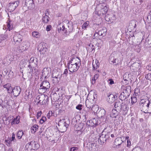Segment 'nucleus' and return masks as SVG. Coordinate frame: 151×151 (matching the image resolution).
<instances>
[{
    "instance_id": "nucleus-1",
    "label": "nucleus",
    "mask_w": 151,
    "mask_h": 151,
    "mask_svg": "<svg viewBox=\"0 0 151 151\" xmlns=\"http://www.w3.org/2000/svg\"><path fill=\"white\" fill-rule=\"evenodd\" d=\"M99 6L100 7V8L98 10V9H96V11L93 13V20L97 21L101 17H104L108 11V7L106 5L105 6L104 4H100Z\"/></svg>"
},
{
    "instance_id": "nucleus-2",
    "label": "nucleus",
    "mask_w": 151,
    "mask_h": 151,
    "mask_svg": "<svg viewBox=\"0 0 151 151\" xmlns=\"http://www.w3.org/2000/svg\"><path fill=\"white\" fill-rule=\"evenodd\" d=\"M40 147V145L36 141H32L28 142L26 145L27 151H34Z\"/></svg>"
},
{
    "instance_id": "nucleus-3",
    "label": "nucleus",
    "mask_w": 151,
    "mask_h": 151,
    "mask_svg": "<svg viewBox=\"0 0 151 151\" xmlns=\"http://www.w3.org/2000/svg\"><path fill=\"white\" fill-rule=\"evenodd\" d=\"M29 63L28 67L30 69V70L29 72L31 73L33 72L34 68L38 67V60L36 58L32 57L29 60Z\"/></svg>"
},
{
    "instance_id": "nucleus-4",
    "label": "nucleus",
    "mask_w": 151,
    "mask_h": 151,
    "mask_svg": "<svg viewBox=\"0 0 151 151\" xmlns=\"http://www.w3.org/2000/svg\"><path fill=\"white\" fill-rule=\"evenodd\" d=\"M69 53V56H71L70 57V60L68 61V65H80L81 61L79 58L78 57H74L72 56V55H74V54L72 53V51ZM70 58H68V60H69Z\"/></svg>"
},
{
    "instance_id": "nucleus-5",
    "label": "nucleus",
    "mask_w": 151,
    "mask_h": 151,
    "mask_svg": "<svg viewBox=\"0 0 151 151\" xmlns=\"http://www.w3.org/2000/svg\"><path fill=\"white\" fill-rule=\"evenodd\" d=\"M62 99V101L60 104V106H62V108L59 111V113L61 114H63L65 112V110L66 109V97L65 94H63L60 97Z\"/></svg>"
},
{
    "instance_id": "nucleus-6",
    "label": "nucleus",
    "mask_w": 151,
    "mask_h": 151,
    "mask_svg": "<svg viewBox=\"0 0 151 151\" xmlns=\"http://www.w3.org/2000/svg\"><path fill=\"white\" fill-rule=\"evenodd\" d=\"M150 103V101L148 99H141L140 101V109L141 111L145 113L149 104Z\"/></svg>"
},
{
    "instance_id": "nucleus-7",
    "label": "nucleus",
    "mask_w": 151,
    "mask_h": 151,
    "mask_svg": "<svg viewBox=\"0 0 151 151\" xmlns=\"http://www.w3.org/2000/svg\"><path fill=\"white\" fill-rule=\"evenodd\" d=\"M50 84L46 80L43 81L40 84L38 90L40 93H44L50 87Z\"/></svg>"
},
{
    "instance_id": "nucleus-8",
    "label": "nucleus",
    "mask_w": 151,
    "mask_h": 151,
    "mask_svg": "<svg viewBox=\"0 0 151 151\" xmlns=\"http://www.w3.org/2000/svg\"><path fill=\"white\" fill-rule=\"evenodd\" d=\"M12 22V21L10 20H8V21L7 22V26L9 30L8 31L6 30L4 33L7 38H10L12 35V32L11 31H10V30L12 29L13 27V25Z\"/></svg>"
},
{
    "instance_id": "nucleus-9",
    "label": "nucleus",
    "mask_w": 151,
    "mask_h": 151,
    "mask_svg": "<svg viewBox=\"0 0 151 151\" xmlns=\"http://www.w3.org/2000/svg\"><path fill=\"white\" fill-rule=\"evenodd\" d=\"M22 36L19 34H15L13 37V42L15 45H19L22 41Z\"/></svg>"
},
{
    "instance_id": "nucleus-10",
    "label": "nucleus",
    "mask_w": 151,
    "mask_h": 151,
    "mask_svg": "<svg viewBox=\"0 0 151 151\" xmlns=\"http://www.w3.org/2000/svg\"><path fill=\"white\" fill-rule=\"evenodd\" d=\"M122 103L120 101H117L114 104L115 109H112V111L114 112V115L116 116L118 115L119 112L121 111L122 108Z\"/></svg>"
},
{
    "instance_id": "nucleus-11",
    "label": "nucleus",
    "mask_w": 151,
    "mask_h": 151,
    "mask_svg": "<svg viewBox=\"0 0 151 151\" xmlns=\"http://www.w3.org/2000/svg\"><path fill=\"white\" fill-rule=\"evenodd\" d=\"M29 46V43L28 42H25L22 43L19 46L18 49L20 52H22L27 50Z\"/></svg>"
},
{
    "instance_id": "nucleus-12",
    "label": "nucleus",
    "mask_w": 151,
    "mask_h": 151,
    "mask_svg": "<svg viewBox=\"0 0 151 151\" xmlns=\"http://www.w3.org/2000/svg\"><path fill=\"white\" fill-rule=\"evenodd\" d=\"M19 3V1H17L14 2L9 3L8 6V10L10 12L13 11L18 6Z\"/></svg>"
},
{
    "instance_id": "nucleus-13",
    "label": "nucleus",
    "mask_w": 151,
    "mask_h": 151,
    "mask_svg": "<svg viewBox=\"0 0 151 151\" xmlns=\"http://www.w3.org/2000/svg\"><path fill=\"white\" fill-rule=\"evenodd\" d=\"M109 137V135L108 133L106 134H101L99 139V142H100L101 144H103Z\"/></svg>"
},
{
    "instance_id": "nucleus-14",
    "label": "nucleus",
    "mask_w": 151,
    "mask_h": 151,
    "mask_svg": "<svg viewBox=\"0 0 151 151\" xmlns=\"http://www.w3.org/2000/svg\"><path fill=\"white\" fill-rule=\"evenodd\" d=\"M25 6L27 7L28 9H32L35 7V4L33 0H26Z\"/></svg>"
},
{
    "instance_id": "nucleus-15",
    "label": "nucleus",
    "mask_w": 151,
    "mask_h": 151,
    "mask_svg": "<svg viewBox=\"0 0 151 151\" xmlns=\"http://www.w3.org/2000/svg\"><path fill=\"white\" fill-rule=\"evenodd\" d=\"M21 89L19 86L14 87L12 90V93L14 96L17 97L20 94L21 92Z\"/></svg>"
},
{
    "instance_id": "nucleus-16",
    "label": "nucleus",
    "mask_w": 151,
    "mask_h": 151,
    "mask_svg": "<svg viewBox=\"0 0 151 151\" xmlns=\"http://www.w3.org/2000/svg\"><path fill=\"white\" fill-rule=\"evenodd\" d=\"M68 65L69 71L71 72H74L78 70L80 65H72L71 64Z\"/></svg>"
},
{
    "instance_id": "nucleus-17",
    "label": "nucleus",
    "mask_w": 151,
    "mask_h": 151,
    "mask_svg": "<svg viewBox=\"0 0 151 151\" xmlns=\"http://www.w3.org/2000/svg\"><path fill=\"white\" fill-rule=\"evenodd\" d=\"M106 30L105 28H104L102 30H99L98 32L96 31L94 36L96 37H98L99 35L104 36L106 35Z\"/></svg>"
},
{
    "instance_id": "nucleus-18",
    "label": "nucleus",
    "mask_w": 151,
    "mask_h": 151,
    "mask_svg": "<svg viewBox=\"0 0 151 151\" xmlns=\"http://www.w3.org/2000/svg\"><path fill=\"white\" fill-rule=\"evenodd\" d=\"M63 93L61 94L60 96H59L56 93H51L50 94V97H51V99L52 101L53 102H56L57 101L58 99H60V97L62 96V95Z\"/></svg>"
},
{
    "instance_id": "nucleus-19",
    "label": "nucleus",
    "mask_w": 151,
    "mask_h": 151,
    "mask_svg": "<svg viewBox=\"0 0 151 151\" xmlns=\"http://www.w3.org/2000/svg\"><path fill=\"white\" fill-rule=\"evenodd\" d=\"M62 74L59 69H55L53 71L51 77L61 78Z\"/></svg>"
},
{
    "instance_id": "nucleus-20",
    "label": "nucleus",
    "mask_w": 151,
    "mask_h": 151,
    "mask_svg": "<svg viewBox=\"0 0 151 151\" xmlns=\"http://www.w3.org/2000/svg\"><path fill=\"white\" fill-rule=\"evenodd\" d=\"M118 94L116 95L113 94H110L108 96V98L107 99L108 102L109 103L114 102L118 96Z\"/></svg>"
},
{
    "instance_id": "nucleus-21",
    "label": "nucleus",
    "mask_w": 151,
    "mask_h": 151,
    "mask_svg": "<svg viewBox=\"0 0 151 151\" xmlns=\"http://www.w3.org/2000/svg\"><path fill=\"white\" fill-rule=\"evenodd\" d=\"M113 111H112L111 113L110 114V115H107L106 119V121L108 122H111V121L112 120V119L113 118H116L117 115H116V116L114 115V114L113 113Z\"/></svg>"
},
{
    "instance_id": "nucleus-22",
    "label": "nucleus",
    "mask_w": 151,
    "mask_h": 151,
    "mask_svg": "<svg viewBox=\"0 0 151 151\" xmlns=\"http://www.w3.org/2000/svg\"><path fill=\"white\" fill-rule=\"evenodd\" d=\"M131 87L130 86H127L125 87V88L124 89L123 92L127 96H129L131 92Z\"/></svg>"
},
{
    "instance_id": "nucleus-23",
    "label": "nucleus",
    "mask_w": 151,
    "mask_h": 151,
    "mask_svg": "<svg viewBox=\"0 0 151 151\" xmlns=\"http://www.w3.org/2000/svg\"><path fill=\"white\" fill-rule=\"evenodd\" d=\"M45 96L44 95L37 96L36 98V101L38 104L42 105L43 101V99H45Z\"/></svg>"
},
{
    "instance_id": "nucleus-24",
    "label": "nucleus",
    "mask_w": 151,
    "mask_h": 151,
    "mask_svg": "<svg viewBox=\"0 0 151 151\" xmlns=\"http://www.w3.org/2000/svg\"><path fill=\"white\" fill-rule=\"evenodd\" d=\"M87 50L89 52H92L94 53L95 51V47L94 45L90 43L86 47Z\"/></svg>"
},
{
    "instance_id": "nucleus-25",
    "label": "nucleus",
    "mask_w": 151,
    "mask_h": 151,
    "mask_svg": "<svg viewBox=\"0 0 151 151\" xmlns=\"http://www.w3.org/2000/svg\"><path fill=\"white\" fill-rule=\"evenodd\" d=\"M39 49H40V52H41L40 53H42L43 55L45 54V52L47 50V48L45 45H40L39 47L38 48V50Z\"/></svg>"
},
{
    "instance_id": "nucleus-26",
    "label": "nucleus",
    "mask_w": 151,
    "mask_h": 151,
    "mask_svg": "<svg viewBox=\"0 0 151 151\" xmlns=\"http://www.w3.org/2000/svg\"><path fill=\"white\" fill-rule=\"evenodd\" d=\"M128 109L129 107L127 105L125 104L122 105L121 111H122V112L125 115L127 114Z\"/></svg>"
},
{
    "instance_id": "nucleus-27",
    "label": "nucleus",
    "mask_w": 151,
    "mask_h": 151,
    "mask_svg": "<svg viewBox=\"0 0 151 151\" xmlns=\"http://www.w3.org/2000/svg\"><path fill=\"white\" fill-rule=\"evenodd\" d=\"M4 88L7 89V92L8 93H12V90L13 88L11 87V84L9 83L6 84L3 86Z\"/></svg>"
},
{
    "instance_id": "nucleus-28",
    "label": "nucleus",
    "mask_w": 151,
    "mask_h": 151,
    "mask_svg": "<svg viewBox=\"0 0 151 151\" xmlns=\"http://www.w3.org/2000/svg\"><path fill=\"white\" fill-rule=\"evenodd\" d=\"M20 116H18L15 118L13 119L12 121L11 122L12 125L14 124H18L20 122Z\"/></svg>"
},
{
    "instance_id": "nucleus-29",
    "label": "nucleus",
    "mask_w": 151,
    "mask_h": 151,
    "mask_svg": "<svg viewBox=\"0 0 151 151\" xmlns=\"http://www.w3.org/2000/svg\"><path fill=\"white\" fill-rule=\"evenodd\" d=\"M50 72L47 70V68H44L42 72V75L45 78L48 77L50 74Z\"/></svg>"
},
{
    "instance_id": "nucleus-30",
    "label": "nucleus",
    "mask_w": 151,
    "mask_h": 151,
    "mask_svg": "<svg viewBox=\"0 0 151 151\" xmlns=\"http://www.w3.org/2000/svg\"><path fill=\"white\" fill-rule=\"evenodd\" d=\"M110 16H111L112 17H109V18H108L107 16H105V19L107 21H109L111 22H113V20L115 19L116 17L115 16V15H114L113 14L111 15Z\"/></svg>"
},
{
    "instance_id": "nucleus-31",
    "label": "nucleus",
    "mask_w": 151,
    "mask_h": 151,
    "mask_svg": "<svg viewBox=\"0 0 151 151\" xmlns=\"http://www.w3.org/2000/svg\"><path fill=\"white\" fill-rule=\"evenodd\" d=\"M60 78H58L57 77H51V80L52 81V83L54 85L57 84H58L60 80Z\"/></svg>"
},
{
    "instance_id": "nucleus-32",
    "label": "nucleus",
    "mask_w": 151,
    "mask_h": 151,
    "mask_svg": "<svg viewBox=\"0 0 151 151\" xmlns=\"http://www.w3.org/2000/svg\"><path fill=\"white\" fill-rule=\"evenodd\" d=\"M89 24V22L88 21H86L83 24L82 27V31H83L85 30L86 29V28H87Z\"/></svg>"
},
{
    "instance_id": "nucleus-33",
    "label": "nucleus",
    "mask_w": 151,
    "mask_h": 151,
    "mask_svg": "<svg viewBox=\"0 0 151 151\" xmlns=\"http://www.w3.org/2000/svg\"><path fill=\"white\" fill-rule=\"evenodd\" d=\"M137 97L135 95H133L131 97V103L132 104H133L136 103L137 101Z\"/></svg>"
},
{
    "instance_id": "nucleus-34",
    "label": "nucleus",
    "mask_w": 151,
    "mask_h": 151,
    "mask_svg": "<svg viewBox=\"0 0 151 151\" xmlns=\"http://www.w3.org/2000/svg\"><path fill=\"white\" fill-rule=\"evenodd\" d=\"M129 96H127L124 94V93L123 92L121 93L119 96V99L121 101H123L125 100Z\"/></svg>"
},
{
    "instance_id": "nucleus-35",
    "label": "nucleus",
    "mask_w": 151,
    "mask_h": 151,
    "mask_svg": "<svg viewBox=\"0 0 151 151\" xmlns=\"http://www.w3.org/2000/svg\"><path fill=\"white\" fill-rule=\"evenodd\" d=\"M122 142V140L121 138H117L115 140V144L116 145L119 146L121 144Z\"/></svg>"
},
{
    "instance_id": "nucleus-36",
    "label": "nucleus",
    "mask_w": 151,
    "mask_h": 151,
    "mask_svg": "<svg viewBox=\"0 0 151 151\" xmlns=\"http://www.w3.org/2000/svg\"><path fill=\"white\" fill-rule=\"evenodd\" d=\"M68 27L69 29H68V32H72L73 29V23L72 22H69L68 23Z\"/></svg>"
},
{
    "instance_id": "nucleus-37",
    "label": "nucleus",
    "mask_w": 151,
    "mask_h": 151,
    "mask_svg": "<svg viewBox=\"0 0 151 151\" xmlns=\"http://www.w3.org/2000/svg\"><path fill=\"white\" fill-rule=\"evenodd\" d=\"M65 29V27L63 25V24H61L59 25L58 26V32H60L61 30L64 31Z\"/></svg>"
},
{
    "instance_id": "nucleus-38",
    "label": "nucleus",
    "mask_w": 151,
    "mask_h": 151,
    "mask_svg": "<svg viewBox=\"0 0 151 151\" xmlns=\"http://www.w3.org/2000/svg\"><path fill=\"white\" fill-rule=\"evenodd\" d=\"M106 114V111L104 109H101L99 112V115L101 117H103Z\"/></svg>"
},
{
    "instance_id": "nucleus-39",
    "label": "nucleus",
    "mask_w": 151,
    "mask_h": 151,
    "mask_svg": "<svg viewBox=\"0 0 151 151\" xmlns=\"http://www.w3.org/2000/svg\"><path fill=\"white\" fill-rule=\"evenodd\" d=\"M24 133L22 130H19L17 133V136L19 139H20L24 134Z\"/></svg>"
},
{
    "instance_id": "nucleus-40",
    "label": "nucleus",
    "mask_w": 151,
    "mask_h": 151,
    "mask_svg": "<svg viewBox=\"0 0 151 151\" xmlns=\"http://www.w3.org/2000/svg\"><path fill=\"white\" fill-rule=\"evenodd\" d=\"M38 126L37 125H35L32 126L31 129L32 132L35 133L37 130L38 129Z\"/></svg>"
},
{
    "instance_id": "nucleus-41",
    "label": "nucleus",
    "mask_w": 151,
    "mask_h": 151,
    "mask_svg": "<svg viewBox=\"0 0 151 151\" xmlns=\"http://www.w3.org/2000/svg\"><path fill=\"white\" fill-rule=\"evenodd\" d=\"M32 35L33 37L36 38H39L40 35L39 33L37 31H34L32 32Z\"/></svg>"
},
{
    "instance_id": "nucleus-42",
    "label": "nucleus",
    "mask_w": 151,
    "mask_h": 151,
    "mask_svg": "<svg viewBox=\"0 0 151 151\" xmlns=\"http://www.w3.org/2000/svg\"><path fill=\"white\" fill-rule=\"evenodd\" d=\"M49 18L48 16L44 15L42 18V21L45 23H47L49 20Z\"/></svg>"
},
{
    "instance_id": "nucleus-43",
    "label": "nucleus",
    "mask_w": 151,
    "mask_h": 151,
    "mask_svg": "<svg viewBox=\"0 0 151 151\" xmlns=\"http://www.w3.org/2000/svg\"><path fill=\"white\" fill-rule=\"evenodd\" d=\"M7 38L5 34H1L0 35V43L2 40H4Z\"/></svg>"
},
{
    "instance_id": "nucleus-44",
    "label": "nucleus",
    "mask_w": 151,
    "mask_h": 151,
    "mask_svg": "<svg viewBox=\"0 0 151 151\" xmlns=\"http://www.w3.org/2000/svg\"><path fill=\"white\" fill-rule=\"evenodd\" d=\"M140 94L139 90L138 88H136L134 89V93L133 95H135L136 96H138Z\"/></svg>"
},
{
    "instance_id": "nucleus-45",
    "label": "nucleus",
    "mask_w": 151,
    "mask_h": 151,
    "mask_svg": "<svg viewBox=\"0 0 151 151\" xmlns=\"http://www.w3.org/2000/svg\"><path fill=\"white\" fill-rule=\"evenodd\" d=\"M148 105H149L148 106L146 110L147 111H146L145 113H151V103L150 102V103Z\"/></svg>"
},
{
    "instance_id": "nucleus-46",
    "label": "nucleus",
    "mask_w": 151,
    "mask_h": 151,
    "mask_svg": "<svg viewBox=\"0 0 151 151\" xmlns=\"http://www.w3.org/2000/svg\"><path fill=\"white\" fill-rule=\"evenodd\" d=\"M12 141L11 138L5 140V142L6 143V145L7 146L10 145L12 144Z\"/></svg>"
},
{
    "instance_id": "nucleus-47",
    "label": "nucleus",
    "mask_w": 151,
    "mask_h": 151,
    "mask_svg": "<svg viewBox=\"0 0 151 151\" xmlns=\"http://www.w3.org/2000/svg\"><path fill=\"white\" fill-rule=\"evenodd\" d=\"M98 119L95 118H93L91 119V122H93V125H94L95 126H96L98 125Z\"/></svg>"
},
{
    "instance_id": "nucleus-48",
    "label": "nucleus",
    "mask_w": 151,
    "mask_h": 151,
    "mask_svg": "<svg viewBox=\"0 0 151 151\" xmlns=\"http://www.w3.org/2000/svg\"><path fill=\"white\" fill-rule=\"evenodd\" d=\"M128 73L124 74L123 76V79L124 81H128L129 79Z\"/></svg>"
},
{
    "instance_id": "nucleus-49",
    "label": "nucleus",
    "mask_w": 151,
    "mask_h": 151,
    "mask_svg": "<svg viewBox=\"0 0 151 151\" xmlns=\"http://www.w3.org/2000/svg\"><path fill=\"white\" fill-rule=\"evenodd\" d=\"M0 151H6L5 147L4 144H0Z\"/></svg>"
},
{
    "instance_id": "nucleus-50",
    "label": "nucleus",
    "mask_w": 151,
    "mask_h": 151,
    "mask_svg": "<svg viewBox=\"0 0 151 151\" xmlns=\"http://www.w3.org/2000/svg\"><path fill=\"white\" fill-rule=\"evenodd\" d=\"M54 113L52 111H49V113L47 114V116L48 119L50 118V116H53Z\"/></svg>"
},
{
    "instance_id": "nucleus-51",
    "label": "nucleus",
    "mask_w": 151,
    "mask_h": 151,
    "mask_svg": "<svg viewBox=\"0 0 151 151\" xmlns=\"http://www.w3.org/2000/svg\"><path fill=\"white\" fill-rule=\"evenodd\" d=\"M33 69L34 70V71H33L32 73L34 74L35 75L37 76V75H38L39 73L38 70L36 68H34Z\"/></svg>"
},
{
    "instance_id": "nucleus-52",
    "label": "nucleus",
    "mask_w": 151,
    "mask_h": 151,
    "mask_svg": "<svg viewBox=\"0 0 151 151\" xmlns=\"http://www.w3.org/2000/svg\"><path fill=\"white\" fill-rule=\"evenodd\" d=\"M145 78L146 79L151 81V73H149L147 74Z\"/></svg>"
},
{
    "instance_id": "nucleus-53",
    "label": "nucleus",
    "mask_w": 151,
    "mask_h": 151,
    "mask_svg": "<svg viewBox=\"0 0 151 151\" xmlns=\"http://www.w3.org/2000/svg\"><path fill=\"white\" fill-rule=\"evenodd\" d=\"M136 47H137L136 49V50L137 52H139L141 50V45L140 44H139L138 45H137L136 46Z\"/></svg>"
},
{
    "instance_id": "nucleus-54",
    "label": "nucleus",
    "mask_w": 151,
    "mask_h": 151,
    "mask_svg": "<svg viewBox=\"0 0 151 151\" xmlns=\"http://www.w3.org/2000/svg\"><path fill=\"white\" fill-rule=\"evenodd\" d=\"M48 97L47 96H45V99H43V101L42 105H45L46 104L48 101Z\"/></svg>"
},
{
    "instance_id": "nucleus-55",
    "label": "nucleus",
    "mask_w": 151,
    "mask_h": 151,
    "mask_svg": "<svg viewBox=\"0 0 151 151\" xmlns=\"http://www.w3.org/2000/svg\"><path fill=\"white\" fill-rule=\"evenodd\" d=\"M87 123L88 125L90 127H93L95 126L94 125H93V123L92 122H91V119L89 121V122L88 121H87Z\"/></svg>"
},
{
    "instance_id": "nucleus-56",
    "label": "nucleus",
    "mask_w": 151,
    "mask_h": 151,
    "mask_svg": "<svg viewBox=\"0 0 151 151\" xmlns=\"http://www.w3.org/2000/svg\"><path fill=\"white\" fill-rule=\"evenodd\" d=\"M110 60L111 61V62H112L114 63H116V59L114 57H111L110 58Z\"/></svg>"
},
{
    "instance_id": "nucleus-57",
    "label": "nucleus",
    "mask_w": 151,
    "mask_h": 151,
    "mask_svg": "<svg viewBox=\"0 0 151 151\" xmlns=\"http://www.w3.org/2000/svg\"><path fill=\"white\" fill-rule=\"evenodd\" d=\"M89 104H90V103L89 102H86V107H87L88 108H90L92 106V105H89Z\"/></svg>"
},
{
    "instance_id": "nucleus-58",
    "label": "nucleus",
    "mask_w": 151,
    "mask_h": 151,
    "mask_svg": "<svg viewBox=\"0 0 151 151\" xmlns=\"http://www.w3.org/2000/svg\"><path fill=\"white\" fill-rule=\"evenodd\" d=\"M78 150V148L76 147H71L70 149V151H76Z\"/></svg>"
},
{
    "instance_id": "nucleus-59",
    "label": "nucleus",
    "mask_w": 151,
    "mask_h": 151,
    "mask_svg": "<svg viewBox=\"0 0 151 151\" xmlns=\"http://www.w3.org/2000/svg\"><path fill=\"white\" fill-rule=\"evenodd\" d=\"M82 106V105L81 104H79L76 106V109L80 111L82 109L81 107Z\"/></svg>"
},
{
    "instance_id": "nucleus-60",
    "label": "nucleus",
    "mask_w": 151,
    "mask_h": 151,
    "mask_svg": "<svg viewBox=\"0 0 151 151\" xmlns=\"http://www.w3.org/2000/svg\"><path fill=\"white\" fill-rule=\"evenodd\" d=\"M11 139L12 141H14V142L15 141H16V139L15 138V134L14 133L12 134V136Z\"/></svg>"
},
{
    "instance_id": "nucleus-61",
    "label": "nucleus",
    "mask_w": 151,
    "mask_h": 151,
    "mask_svg": "<svg viewBox=\"0 0 151 151\" xmlns=\"http://www.w3.org/2000/svg\"><path fill=\"white\" fill-rule=\"evenodd\" d=\"M52 28V27L51 25H48L47 26L46 29V30L47 31H50Z\"/></svg>"
},
{
    "instance_id": "nucleus-62",
    "label": "nucleus",
    "mask_w": 151,
    "mask_h": 151,
    "mask_svg": "<svg viewBox=\"0 0 151 151\" xmlns=\"http://www.w3.org/2000/svg\"><path fill=\"white\" fill-rule=\"evenodd\" d=\"M109 84L112 85L114 83V81L112 79H110L109 80Z\"/></svg>"
},
{
    "instance_id": "nucleus-63",
    "label": "nucleus",
    "mask_w": 151,
    "mask_h": 151,
    "mask_svg": "<svg viewBox=\"0 0 151 151\" xmlns=\"http://www.w3.org/2000/svg\"><path fill=\"white\" fill-rule=\"evenodd\" d=\"M131 145V142L130 141L127 140V147H129Z\"/></svg>"
},
{
    "instance_id": "nucleus-64",
    "label": "nucleus",
    "mask_w": 151,
    "mask_h": 151,
    "mask_svg": "<svg viewBox=\"0 0 151 151\" xmlns=\"http://www.w3.org/2000/svg\"><path fill=\"white\" fill-rule=\"evenodd\" d=\"M147 69L149 70H151V64H149L147 67Z\"/></svg>"
}]
</instances>
